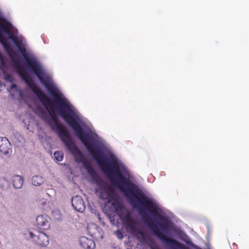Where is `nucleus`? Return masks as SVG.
Wrapping results in <instances>:
<instances>
[{
	"instance_id": "f257e3e1",
	"label": "nucleus",
	"mask_w": 249,
	"mask_h": 249,
	"mask_svg": "<svg viewBox=\"0 0 249 249\" xmlns=\"http://www.w3.org/2000/svg\"><path fill=\"white\" fill-rule=\"evenodd\" d=\"M58 113L84 146L93 149L109 165V171L113 173L112 183L139 215L147 217L152 222V218L162 220L164 213L156 201L146 196L132 181L130 171L116 156L110 144L84 121L81 113Z\"/></svg>"
},
{
	"instance_id": "f03ea898",
	"label": "nucleus",
	"mask_w": 249,
	"mask_h": 249,
	"mask_svg": "<svg viewBox=\"0 0 249 249\" xmlns=\"http://www.w3.org/2000/svg\"><path fill=\"white\" fill-rule=\"evenodd\" d=\"M26 84L33 93L32 101L35 104L34 111L56 132L67 151L73 156L77 162L82 163L87 170L92 166L88 161H85V156L77 146L71 134L65 130L61 123L52 114L48 105V99L37 87H34L28 82Z\"/></svg>"
},
{
	"instance_id": "7ed1b4c3",
	"label": "nucleus",
	"mask_w": 249,
	"mask_h": 249,
	"mask_svg": "<svg viewBox=\"0 0 249 249\" xmlns=\"http://www.w3.org/2000/svg\"><path fill=\"white\" fill-rule=\"evenodd\" d=\"M162 218L163 219L160 220V221L156 218H152V223L154 224V226L149 224L146 221L144 223L148 226L153 234L161 241L164 246L167 248L169 249H183V248L186 249L182 244L178 241L176 240H168L165 237L161 235L155 230V228L160 230L162 231L165 237H170V229L165 224L166 222L163 215L162 216Z\"/></svg>"
},
{
	"instance_id": "20e7f679",
	"label": "nucleus",
	"mask_w": 249,
	"mask_h": 249,
	"mask_svg": "<svg viewBox=\"0 0 249 249\" xmlns=\"http://www.w3.org/2000/svg\"><path fill=\"white\" fill-rule=\"evenodd\" d=\"M90 177V182L97 185L95 192L98 194L99 197L101 199L107 200L108 203L111 202L115 196V191L99 176L98 173Z\"/></svg>"
},
{
	"instance_id": "39448f33",
	"label": "nucleus",
	"mask_w": 249,
	"mask_h": 249,
	"mask_svg": "<svg viewBox=\"0 0 249 249\" xmlns=\"http://www.w3.org/2000/svg\"><path fill=\"white\" fill-rule=\"evenodd\" d=\"M112 206L114 208L115 213H117L118 215L119 216L124 225L125 227L126 230L138 239L139 238V236H141L142 238H143L144 234L143 232L138 229L137 222L131 219L128 216H123L119 212V210L114 203H112Z\"/></svg>"
},
{
	"instance_id": "423d86ee",
	"label": "nucleus",
	"mask_w": 249,
	"mask_h": 249,
	"mask_svg": "<svg viewBox=\"0 0 249 249\" xmlns=\"http://www.w3.org/2000/svg\"><path fill=\"white\" fill-rule=\"evenodd\" d=\"M30 237L36 244L42 247H47L49 244L48 236L44 232L36 230L29 232Z\"/></svg>"
},
{
	"instance_id": "0eeeda50",
	"label": "nucleus",
	"mask_w": 249,
	"mask_h": 249,
	"mask_svg": "<svg viewBox=\"0 0 249 249\" xmlns=\"http://www.w3.org/2000/svg\"><path fill=\"white\" fill-rule=\"evenodd\" d=\"M0 152L8 156H10L12 154L11 144L6 137H0Z\"/></svg>"
},
{
	"instance_id": "6e6552de",
	"label": "nucleus",
	"mask_w": 249,
	"mask_h": 249,
	"mask_svg": "<svg viewBox=\"0 0 249 249\" xmlns=\"http://www.w3.org/2000/svg\"><path fill=\"white\" fill-rule=\"evenodd\" d=\"M71 204L73 208L77 212L82 213L86 208L84 200L81 196H76L71 198Z\"/></svg>"
},
{
	"instance_id": "1a4fd4ad",
	"label": "nucleus",
	"mask_w": 249,
	"mask_h": 249,
	"mask_svg": "<svg viewBox=\"0 0 249 249\" xmlns=\"http://www.w3.org/2000/svg\"><path fill=\"white\" fill-rule=\"evenodd\" d=\"M49 217L47 215H40L37 216L36 222L38 228L47 230L50 227Z\"/></svg>"
},
{
	"instance_id": "9d476101",
	"label": "nucleus",
	"mask_w": 249,
	"mask_h": 249,
	"mask_svg": "<svg viewBox=\"0 0 249 249\" xmlns=\"http://www.w3.org/2000/svg\"><path fill=\"white\" fill-rule=\"evenodd\" d=\"M79 243L84 249H94L95 244L93 240L86 236H82L79 239Z\"/></svg>"
},
{
	"instance_id": "9b49d317",
	"label": "nucleus",
	"mask_w": 249,
	"mask_h": 249,
	"mask_svg": "<svg viewBox=\"0 0 249 249\" xmlns=\"http://www.w3.org/2000/svg\"><path fill=\"white\" fill-rule=\"evenodd\" d=\"M13 186L16 189H20L23 184V178L19 175H15L13 177Z\"/></svg>"
},
{
	"instance_id": "f8f14e48",
	"label": "nucleus",
	"mask_w": 249,
	"mask_h": 249,
	"mask_svg": "<svg viewBox=\"0 0 249 249\" xmlns=\"http://www.w3.org/2000/svg\"><path fill=\"white\" fill-rule=\"evenodd\" d=\"M44 182L43 178L38 175H35L32 178V184L35 186H40Z\"/></svg>"
},
{
	"instance_id": "ddd939ff",
	"label": "nucleus",
	"mask_w": 249,
	"mask_h": 249,
	"mask_svg": "<svg viewBox=\"0 0 249 249\" xmlns=\"http://www.w3.org/2000/svg\"><path fill=\"white\" fill-rule=\"evenodd\" d=\"M10 185V182L6 178L4 177L0 178V187L2 189H7L9 187Z\"/></svg>"
},
{
	"instance_id": "4468645a",
	"label": "nucleus",
	"mask_w": 249,
	"mask_h": 249,
	"mask_svg": "<svg viewBox=\"0 0 249 249\" xmlns=\"http://www.w3.org/2000/svg\"><path fill=\"white\" fill-rule=\"evenodd\" d=\"M53 157L58 161H61L63 159V154L61 151H55L53 153Z\"/></svg>"
},
{
	"instance_id": "2eb2a0df",
	"label": "nucleus",
	"mask_w": 249,
	"mask_h": 249,
	"mask_svg": "<svg viewBox=\"0 0 249 249\" xmlns=\"http://www.w3.org/2000/svg\"><path fill=\"white\" fill-rule=\"evenodd\" d=\"M4 79L6 82L9 83H13V78L12 75L7 73H4Z\"/></svg>"
},
{
	"instance_id": "dca6fc26",
	"label": "nucleus",
	"mask_w": 249,
	"mask_h": 249,
	"mask_svg": "<svg viewBox=\"0 0 249 249\" xmlns=\"http://www.w3.org/2000/svg\"><path fill=\"white\" fill-rule=\"evenodd\" d=\"M87 172L89 176L94 175L95 173H97L94 168L92 166L89 167V169H87Z\"/></svg>"
},
{
	"instance_id": "f3484780",
	"label": "nucleus",
	"mask_w": 249,
	"mask_h": 249,
	"mask_svg": "<svg viewBox=\"0 0 249 249\" xmlns=\"http://www.w3.org/2000/svg\"><path fill=\"white\" fill-rule=\"evenodd\" d=\"M53 214L55 219L59 220L61 219V215H60V212L59 211H55L53 212Z\"/></svg>"
},
{
	"instance_id": "a211bd4d",
	"label": "nucleus",
	"mask_w": 249,
	"mask_h": 249,
	"mask_svg": "<svg viewBox=\"0 0 249 249\" xmlns=\"http://www.w3.org/2000/svg\"><path fill=\"white\" fill-rule=\"evenodd\" d=\"M17 92L18 93V95H19V97L22 99V100H24L26 98V95H25V94L24 93V92L22 91V89H19V90H18V91H17Z\"/></svg>"
},
{
	"instance_id": "6ab92c4d",
	"label": "nucleus",
	"mask_w": 249,
	"mask_h": 249,
	"mask_svg": "<svg viewBox=\"0 0 249 249\" xmlns=\"http://www.w3.org/2000/svg\"><path fill=\"white\" fill-rule=\"evenodd\" d=\"M41 203L42 205L43 206L44 209H48L49 208V202L45 200V199H42L41 201Z\"/></svg>"
},
{
	"instance_id": "aec40b11",
	"label": "nucleus",
	"mask_w": 249,
	"mask_h": 249,
	"mask_svg": "<svg viewBox=\"0 0 249 249\" xmlns=\"http://www.w3.org/2000/svg\"><path fill=\"white\" fill-rule=\"evenodd\" d=\"M12 84L10 87V89L11 90H15L17 92L20 89H18L17 84L11 83Z\"/></svg>"
},
{
	"instance_id": "412c9836",
	"label": "nucleus",
	"mask_w": 249,
	"mask_h": 249,
	"mask_svg": "<svg viewBox=\"0 0 249 249\" xmlns=\"http://www.w3.org/2000/svg\"><path fill=\"white\" fill-rule=\"evenodd\" d=\"M19 139H22V137L17 133L16 135H14L13 141L14 142H16L17 140L20 141Z\"/></svg>"
},
{
	"instance_id": "4be33fe9",
	"label": "nucleus",
	"mask_w": 249,
	"mask_h": 249,
	"mask_svg": "<svg viewBox=\"0 0 249 249\" xmlns=\"http://www.w3.org/2000/svg\"><path fill=\"white\" fill-rule=\"evenodd\" d=\"M117 236L118 237V238L121 239L123 238V234L120 231H117Z\"/></svg>"
},
{
	"instance_id": "5701e85b",
	"label": "nucleus",
	"mask_w": 249,
	"mask_h": 249,
	"mask_svg": "<svg viewBox=\"0 0 249 249\" xmlns=\"http://www.w3.org/2000/svg\"><path fill=\"white\" fill-rule=\"evenodd\" d=\"M91 226H92V227L94 229H96L97 230H98V229H97L98 227H97L96 225H95V224H92Z\"/></svg>"
},
{
	"instance_id": "b1692460",
	"label": "nucleus",
	"mask_w": 249,
	"mask_h": 249,
	"mask_svg": "<svg viewBox=\"0 0 249 249\" xmlns=\"http://www.w3.org/2000/svg\"><path fill=\"white\" fill-rule=\"evenodd\" d=\"M150 249H157L155 247H154L153 246H152V245H151V246H150Z\"/></svg>"
},
{
	"instance_id": "393cba45",
	"label": "nucleus",
	"mask_w": 249,
	"mask_h": 249,
	"mask_svg": "<svg viewBox=\"0 0 249 249\" xmlns=\"http://www.w3.org/2000/svg\"><path fill=\"white\" fill-rule=\"evenodd\" d=\"M98 219L100 222L102 221L101 217L99 216V215H98Z\"/></svg>"
},
{
	"instance_id": "a878e982",
	"label": "nucleus",
	"mask_w": 249,
	"mask_h": 249,
	"mask_svg": "<svg viewBox=\"0 0 249 249\" xmlns=\"http://www.w3.org/2000/svg\"><path fill=\"white\" fill-rule=\"evenodd\" d=\"M89 155L90 156H92V154H91V153L90 152H89Z\"/></svg>"
},
{
	"instance_id": "bb28decb",
	"label": "nucleus",
	"mask_w": 249,
	"mask_h": 249,
	"mask_svg": "<svg viewBox=\"0 0 249 249\" xmlns=\"http://www.w3.org/2000/svg\"><path fill=\"white\" fill-rule=\"evenodd\" d=\"M1 57V53L0 52V58Z\"/></svg>"
},
{
	"instance_id": "cd10ccee",
	"label": "nucleus",
	"mask_w": 249,
	"mask_h": 249,
	"mask_svg": "<svg viewBox=\"0 0 249 249\" xmlns=\"http://www.w3.org/2000/svg\"><path fill=\"white\" fill-rule=\"evenodd\" d=\"M183 249H184V248Z\"/></svg>"
}]
</instances>
